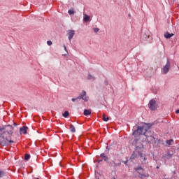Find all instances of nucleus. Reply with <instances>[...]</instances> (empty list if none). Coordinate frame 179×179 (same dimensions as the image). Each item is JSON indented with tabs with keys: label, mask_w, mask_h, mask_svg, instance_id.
<instances>
[{
	"label": "nucleus",
	"mask_w": 179,
	"mask_h": 179,
	"mask_svg": "<svg viewBox=\"0 0 179 179\" xmlns=\"http://www.w3.org/2000/svg\"><path fill=\"white\" fill-rule=\"evenodd\" d=\"M12 127L7 126L5 128H0V145L1 146H9L14 141L12 140Z\"/></svg>",
	"instance_id": "nucleus-1"
},
{
	"label": "nucleus",
	"mask_w": 179,
	"mask_h": 179,
	"mask_svg": "<svg viewBox=\"0 0 179 179\" xmlns=\"http://www.w3.org/2000/svg\"><path fill=\"white\" fill-rule=\"evenodd\" d=\"M134 145H135L136 150L131 155L130 159H138V157H142V151L143 150V144L141 143V141L138 138H135Z\"/></svg>",
	"instance_id": "nucleus-2"
},
{
	"label": "nucleus",
	"mask_w": 179,
	"mask_h": 179,
	"mask_svg": "<svg viewBox=\"0 0 179 179\" xmlns=\"http://www.w3.org/2000/svg\"><path fill=\"white\" fill-rule=\"evenodd\" d=\"M149 130V127L145 126H138L137 129L133 132V136L136 138L140 135H145V132H147Z\"/></svg>",
	"instance_id": "nucleus-3"
},
{
	"label": "nucleus",
	"mask_w": 179,
	"mask_h": 179,
	"mask_svg": "<svg viewBox=\"0 0 179 179\" xmlns=\"http://www.w3.org/2000/svg\"><path fill=\"white\" fill-rule=\"evenodd\" d=\"M149 130V127L145 126H138L137 129L133 132V136L136 138L140 135H145V132H147Z\"/></svg>",
	"instance_id": "nucleus-4"
},
{
	"label": "nucleus",
	"mask_w": 179,
	"mask_h": 179,
	"mask_svg": "<svg viewBox=\"0 0 179 179\" xmlns=\"http://www.w3.org/2000/svg\"><path fill=\"white\" fill-rule=\"evenodd\" d=\"M170 69H171V62H170V59L167 58L166 64L162 69V75H167L170 72Z\"/></svg>",
	"instance_id": "nucleus-5"
},
{
	"label": "nucleus",
	"mask_w": 179,
	"mask_h": 179,
	"mask_svg": "<svg viewBox=\"0 0 179 179\" xmlns=\"http://www.w3.org/2000/svg\"><path fill=\"white\" fill-rule=\"evenodd\" d=\"M144 136H145L146 140L148 142V143H156L155 136H153V134H152L150 130L148 129V131L147 132H145Z\"/></svg>",
	"instance_id": "nucleus-6"
},
{
	"label": "nucleus",
	"mask_w": 179,
	"mask_h": 179,
	"mask_svg": "<svg viewBox=\"0 0 179 179\" xmlns=\"http://www.w3.org/2000/svg\"><path fill=\"white\" fill-rule=\"evenodd\" d=\"M134 170L139 174L138 177L141 179H143V177H149V174L148 173H146V174L141 173V171L142 172L143 171V168H142L141 166H138V167L135 168Z\"/></svg>",
	"instance_id": "nucleus-7"
},
{
	"label": "nucleus",
	"mask_w": 179,
	"mask_h": 179,
	"mask_svg": "<svg viewBox=\"0 0 179 179\" xmlns=\"http://www.w3.org/2000/svg\"><path fill=\"white\" fill-rule=\"evenodd\" d=\"M148 107L150 108L152 111H155L156 108H157V104L156 103V100L151 99L148 103Z\"/></svg>",
	"instance_id": "nucleus-8"
},
{
	"label": "nucleus",
	"mask_w": 179,
	"mask_h": 179,
	"mask_svg": "<svg viewBox=\"0 0 179 179\" xmlns=\"http://www.w3.org/2000/svg\"><path fill=\"white\" fill-rule=\"evenodd\" d=\"M78 99L80 100H84V101H89V96H86V91H83L79 95Z\"/></svg>",
	"instance_id": "nucleus-9"
},
{
	"label": "nucleus",
	"mask_w": 179,
	"mask_h": 179,
	"mask_svg": "<svg viewBox=\"0 0 179 179\" xmlns=\"http://www.w3.org/2000/svg\"><path fill=\"white\" fill-rule=\"evenodd\" d=\"M67 35H68V38L69 41H71L72 39L73 38V36H75V31L73 30H68Z\"/></svg>",
	"instance_id": "nucleus-10"
},
{
	"label": "nucleus",
	"mask_w": 179,
	"mask_h": 179,
	"mask_svg": "<svg viewBox=\"0 0 179 179\" xmlns=\"http://www.w3.org/2000/svg\"><path fill=\"white\" fill-rule=\"evenodd\" d=\"M20 134H24L25 135V134H27V127L24 126L22 127H21L20 129Z\"/></svg>",
	"instance_id": "nucleus-11"
},
{
	"label": "nucleus",
	"mask_w": 179,
	"mask_h": 179,
	"mask_svg": "<svg viewBox=\"0 0 179 179\" xmlns=\"http://www.w3.org/2000/svg\"><path fill=\"white\" fill-rule=\"evenodd\" d=\"M83 21L90 22V16L87 15V14H83Z\"/></svg>",
	"instance_id": "nucleus-12"
},
{
	"label": "nucleus",
	"mask_w": 179,
	"mask_h": 179,
	"mask_svg": "<svg viewBox=\"0 0 179 179\" xmlns=\"http://www.w3.org/2000/svg\"><path fill=\"white\" fill-rule=\"evenodd\" d=\"M173 36H174V34H170L169 32H166L164 34L165 38H171V37H173Z\"/></svg>",
	"instance_id": "nucleus-13"
},
{
	"label": "nucleus",
	"mask_w": 179,
	"mask_h": 179,
	"mask_svg": "<svg viewBox=\"0 0 179 179\" xmlns=\"http://www.w3.org/2000/svg\"><path fill=\"white\" fill-rule=\"evenodd\" d=\"M92 114V111L90 110L85 109L84 110V115H90Z\"/></svg>",
	"instance_id": "nucleus-14"
},
{
	"label": "nucleus",
	"mask_w": 179,
	"mask_h": 179,
	"mask_svg": "<svg viewBox=\"0 0 179 179\" xmlns=\"http://www.w3.org/2000/svg\"><path fill=\"white\" fill-rule=\"evenodd\" d=\"M101 157L104 160V162H107L108 160V157L104 155V153L101 154Z\"/></svg>",
	"instance_id": "nucleus-15"
},
{
	"label": "nucleus",
	"mask_w": 179,
	"mask_h": 179,
	"mask_svg": "<svg viewBox=\"0 0 179 179\" xmlns=\"http://www.w3.org/2000/svg\"><path fill=\"white\" fill-rule=\"evenodd\" d=\"M102 118H103V121H104L105 122H107V121L110 120V117H106L105 114L102 115Z\"/></svg>",
	"instance_id": "nucleus-16"
},
{
	"label": "nucleus",
	"mask_w": 179,
	"mask_h": 179,
	"mask_svg": "<svg viewBox=\"0 0 179 179\" xmlns=\"http://www.w3.org/2000/svg\"><path fill=\"white\" fill-rule=\"evenodd\" d=\"M70 129L73 133L76 132V129H75V126H73V124L70 125Z\"/></svg>",
	"instance_id": "nucleus-17"
},
{
	"label": "nucleus",
	"mask_w": 179,
	"mask_h": 179,
	"mask_svg": "<svg viewBox=\"0 0 179 179\" xmlns=\"http://www.w3.org/2000/svg\"><path fill=\"white\" fill-rule=\"evenodd\" d=\"M69 116V112H68V111H65L64 113H63V117H64V118H68V117Z\"/></svg>",
	"instance_id": "nucleus-18"
},
{
	"label": "nucleus",
	"mask_w": 179,
	"mask_h": 179,
	"mask_svg": "<svg viewBox=\"0 0 179 179\" xmlns=\"http://www.w3.org/2000/svg\"><path fill=\"white\" fill-rule=\"evenodd\" d=\"M69 15H75L76 12L73 9L68 10Z\"/></svg>",
	"instance_id": "nucleus-19"
},
{
	"label": "nucleus",
	"mask_w": 179,
	"mask_h": 179,
	"mask_svg": "<svg viewBox=\"0 0 179 179\" xmlns=\"http://www.w3.org/2000/svg\"><path fill=\"white\" fill-rule=\"evenodd\" d=\"M173 142H174V141H173V139L167 140L166 141L167 145H171L173 143Z\"/></svg>",
	"instance_id": "nucleus-20"
},
{
	"label": "nucleus",
	"mask_w": 179,
	"mask_h": 179,
	"mask_svg": "<svg viewBox=\"0 0 179 179\" xmlns=\"http://www.w3.org/2000/svg\"><path fill=\"white\" fill-rule=\"evenodd\" d=\"M89 80H94V77L90 74L88 75Z\"/></svg>",
	"instance_id": "nucleus-21"
},
{
	"label": "nucleus",
	"mask_w": 179,
	"mask_h": 179,
	"mask_svg": "<svg viewBox=\"0 0 179 179\" xmlns=\"http://www.w3.org/2000/svg\"><path fill=\"white\" fill-rule=\"evenodd\" d=\"M30 159V155L26 154L24 156V160H29Z\"/></svg>",
	"instance_id": "nucleus-22"
},
{
	"label": "nucleus",
	"mask_w": 179,
	"mask_h": 179,
	"mask_svg": "<svg viewBox=\"0 0 179 179\" xmlns=\"http://www.w3.org/2000/svg\"><path fill=\"white\" fill-rule=\"evenodd\" d=\"M173 157V155L168 153L166 156V159H171V157Z\"/></svg>",
	"instance_id": "nucleus-23"
},
{
	"label": "nucleus",
	"mask_w": 179,
	"mask_h": 179,
	"mask_svg": "<svg viewBox=\"0 0 179 179\" xmlns=\"http://www.w3.org/2000/svg\"><path fill=\"white\" fill-rule=\"evenodd\" d=\"M78 100H80V99H79V96L77 97V98H72V99H71V101H72L73 103H75V101H78Z\"/></svg>",
	"instance_id": "nucleus-24"
},
{
	"label": "nucleus",
	"mask_w": 179,
	"mask_h": 179,
	"mask_svg": "<svg viewBox=\"0 0 179 179\" xmlns=\"http://www.w3.org/2000/svg\"><path fill=\"white\" fill-rule=\"evenodd\" d=\"M4 174L5 172H3V171L0 170V178L3 177Z\"/></svg>",
	"instance_id": "nucleus-25"
},
{
	"label": "nucleus",
	"mask_w": 179,
	"mask_h": 179,
	"mask_svg": "<svg viewBox=\"0 0 179 179\" xmlns=\"http://www.w3.org/2000/svg\"><path fill=\"white\" fill-rule=\"evenodd\" d=\"M47 44L48 45H52V42L51 41H48Z\"/></svg>",
	"instance_id": "nucleus-26"
},
{
	"label": "nucleus",
	"mask_w": 179,
	"mask_h": 179,
	"mask_svg": "<svg viewBox=\"0 0 179 179\" xmlns=\"http://www.w3.org/2000/svg\"><path fill=\"white\" fill-rule=\"evenodd\" d=\"M100 30L99 28H94V33H97Z\"/></svg>",
	"instance_id": "nucleus-27"
},
{
	"label": "nucleus",
	"mask_w": 179,
	"mask_h": 179,
	"mask_svg": "<svg viewBox=\"0 0 179 179\" xmlns=\"http://www.w3.org/2000/svg\"><path fill=\"white\" fill-rule=\"evenodd\" d=\"M64 50L66 51V52H68V50H66V46L64 45Z\"/></svg>",
	"instance_id": "nucleus-28"
},
{
	"label": "nucleus",
	"mask_w": 179,
	"mask_h": 179,
	"mask_svg": "<svg viewBox=\"0 0 179 179\" xmlns=\"http://www.w3.org/2000/svg\"><path fill=\"white\" fill-rule=\"evenodd\" d=\"M176 114H179V109L176 110Z\"/></svg>",
	"instance_id": "nucleus-29"
},
{
	"label": "nucleus",
	"mask_w": 179,
	"mask_h": 179,
	"mask_svg": "<svg viewBox=\"0 0 179 179\" xmlns=\"http://www.w3.org/2000/svg\"><path fill=\"white\" fill-rule=\"evenodd\" d=\"M143 162H146V158L144 157Z\"/></svg>",
	"instance_id": "nucleus-30"
},
{
	"label": "nucleus",
	"mask_w": 179,
	"mask_h": 179,
	"mask_svg": "<svg viewBox=\"0 0 179 179\" xmlns=\"http://www.w3.org/2000/svg\"><path fill=\"white\" fill-rule=\"evenodd\" d=\"M148 136H150V134H148Z\"/></svg>",
	"instance_id": "nucleus-31"
},
{
	"label": "nucleus",
	"mask_w": 179,
	"mask_h": 179,
	"mask_svg": "<svg viewBox=\"0 0 179 179\" xmlns=\"http://www.w3.org/2000/svg\"><path fill=\"white\" fill-rule=\"evenodd\" d=\"M173 1V2H174V1H176V0H172Z\"/></svg>",
	"instance_id": "nucleus-32"
},
{
	"label": "nucleus",
	"mask_w": 179,
	"mask_h": 179,
	"mask_svg": "<svg viewBox=\"0 0 179 179\" xmlns=\"http://www.w3.org/2000/svg\"><path fill=\"white\" fill-rule=\"evenodd\" d=\"M157 169H159V166H157Z\"/></svg>",
	"instance_id": "nucleus-33"
},
{
	"label": "nucleus",
	"mask_w": 179,
	"mask_h": 179,
	"mask_svg": "<svg viewBox=\"0 0 179 179\" xmlns=\"http://www.w3.org/2000/svg\"><path fill=\"white\" fill-rule=\"evenodd\" d=\"M178 8H179V4H178Z\"/></svg>",
	"instance_id": "nucleus-34"
}]
</instances>
